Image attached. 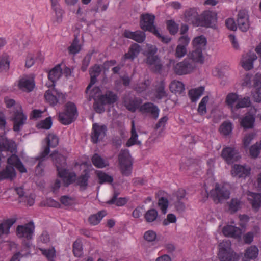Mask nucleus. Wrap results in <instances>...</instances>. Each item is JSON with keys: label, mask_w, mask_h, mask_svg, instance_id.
I'll list each match as a JSON object with an SVG mask.
<instances>
[{"label": "nucleus", "mask_w": 261, "mask_h": 261, "mask_svg": "<svg viewBox=\"0 0 261 261\" xmlns=\"http://www.w3.org/2000/svg\"><path fill=\"white\" fill-rule=\"evenodd\" d=\"M57 167L58 175L63 179L65 186H67L76 180V184L82 190H85L88 185L89 175L85 173L76 179V174L73 172H69L66 168V159L65 156L54 151L50 155Z\"/></svg>", "instance_id": "1"}, {"label": "nucleus", "mask_w": 261, "mask_h": 261, "mask_svg": "<svg viewBox=\"0 0 261 261\" xmlns=\"http://www.w3.org/2000/svg\"><path fill=\"white\" fill-rule=\"evenodd\" d=\"M157 51L156 47L152 45L147 44L144 54L146 57V63L150 66L154 72H159L162 65L159 57L155 55Z\"/></svg>", "instance_id": "2"}, {"label": "nucleus", "mask_w": 261, "mask_h": 261, "mask_svg": "<svg viewBox=\"0 0 261 261\" xmlns=\"http://www.w3.org/2000/svg\"><path fill=\"white\" fill-rule=\"evenodd\" d=\"M46 141L47 145L43 148V150L40 154V155L36 159V160H39V163L37 165L36 170V172H38V174L40 173L39 171L40 169L41 171H42V168H41L43 166L42 162L44 160V158L49 154L50 152V147H55L59 143L58 137L54 134H49L46 138Z\"/></svg>", "instance_id": "3"}, {"label": "nucleus", "mask_w": 261, "mask_h": 261, "mask_svg": "<svg viewBox=\"0 0 261 261\" xmlns=\"http://www.w3.org/2000/svg\"><path fill=\"white\" fill-rule=\"evenodd\" d=\"M77 116V109L74 103L68 102L65 106L64 112L59 113V120L62 124L67 125L72 122Z\"/></svg>", "instance_id": "4"}, {"label": "nucleus", "mask_w": 261, "mask_h": 261, "mask_svg": "<svg viewBox=\"0 0 261 261\" xmlns=\"http://www.w3.org/2000/svg\"><path fill=\"white\" fill-rule=\"evenodd\" d=\"M218 256L221 261H232L235 259L236 253L231 247L229 240H223L219 244Z\"/></svg>", "instance_id": "5"}, {"label": "nucleus", "mask_w": 261, "mask_h": 261, "mask_svg": "<svg viewBox=\"0 0 261 261\" xmlns=\"http://www.w3.org/2000/svg\"><path fill=\"white\" fill-rule=\"evenodd\" d=\"M90 97L94 101L99 100L104 103H113L117 100V96L113 92L108 91L105 95H102L98 87L94 88L89 93Z\"/></svg>", "instance_id": "6"}, {"label": "nucleus", "mask_w": 261, "mask_h": 261, "mask_svg": "<svg viewBox=\"0 0 261 261\" xmlns=\"http://www.w3.org/2000/svg\"><path fill=\"white\" fill-rule=\"evenodd\" d=\"M120 169L124 175H129L132 171V161L127 149L121 150L118 158Z\"/></svg>", "instance_id": "7"}, {"label": "nucleus", "mask_w": 261, "mask_h": 261, "mask_svg": "<svg viewBox=\"0 0 261 261\" xmlns=\"http://www.w3.org/2000/svg\"><path fill=\"white\" fill-rule=\"evenodd\" d=\"M214 200L217 202H222L228 199L230 197V191L228 185H220L217 184L214 190L211 192Z\"/></svg>", "instance_id": "8"}, {"label": "nucleus", "mask_w": 261, "mask_h": 261, "mask_svg": "<svg viewBox=\"0 0 261 261\" xmlns=\"http://www.w3.org/2000/svg\"><path fill=\"white\" fill-rule=\"evenodd\" d=\"M195 65L186 58L182 61L177 63L173 67L174 72L177 75H182L192 73L195 69Z\"/></svg>", "instance_id": "9"}, {"label": "nucleus", "mask_w": 261, "mask_h": 261, "mask_svg": "<svg viewBox=\"0 0 261 261\" xmlns=\"http://www.w3.org/2000/svg\"><path fill=\"white\" fill-rule=\"evenodd\" d=\"M34 228L35 227L32 222H29L23 225H18L16 229V234L19 238L30 240L34 234Z\"/></svg>", "instance_id": "10"}, {"label": "nucleus", "mask_w": 261, "mask_h": 261, "mask_svg": "<svg viewBox=\"0 0 261 261\" xmlns=\"http://www.w3.org/2000/svg\"><path fill=\"white\" fill-rule=\"evenodd\" d=\"M44 97L50 105H55L58 100H61L63 102L66 99V95L54 88L47 90L45 93Z\"/></svg>", "instance_id": "11"}, {"label": "nucleus", "mask_w": 261, "mask_h": 261, "mask_svg": "<svg viewBox=\"0 0 261 261\" xmlns=\"http://www.w3.org/2000/svg\"><path fill=\"white\" fill-rule=\"evenodd\" d=\"M217 21V14L211 11H204L199 17V25L212 27Z\"/></svg>", "instance_id": "12"}, {"label": "nucleus", "mask_w": 261, "mask_h": 261, "mask_svg": "<svg viewBox=\"0 0 261 261\" xmlns=\"http://www.w3.org/2000/svg\"><path fill=\"white\" fill-rule=\"evenodd\" d=\"M155 17L153 15L142 14L140 19V26L144 31H148L152 33L157 29L154 25Z\"/></svg>", "instance_id": "13"}, {"label": "nucleus", "mask_w": 261, "mask_h": 261, "mask_svg": "<svg viewBox=\"0 0 261 261\" xmlns=\"http://www.w3.org/2000/svg\"><path fill=\"white\" fill-rule=\"evenodd\" d=\"M221 155L228 164L232 163L240 158L238 151L231 147H226L223 148Z\"/></svg>", "instance_id": "14"}, {"label": "nucleus", "mask_w": 261, "mask_h": 261, "mask_svg": "<svg viewBox=\"0 0 261 261\" xmlns=\"http://www.w3.org/2000/svg\"><path fill=\"white\" fill-rule=\"evenodd\" d=\"M106 126L99 125L97 123L93 124L91 135L92 141L94 143H96L98 141L102 139L106 135Z\"/></svg>", "instance_id": "15"}, {"label": "nucleus", "mask_w": 261, "mask_h": 261, "mask_svg": "<svg viewBox=\"0 0 261 261\" xmlns=\"http://www.w3.org/2000/svg\"><path fill=\"white\" fill-rule=\"evenodd\" d=\"M27 116L23 113L21 107H18L14 112L13 118V129L15 132L19 131L23 124L25 123Z\"/></svg>", "instance_id": "16"}, {"label": "nucleus", "mask_w": 261, "mask_h": 261, "mask_svg": "<svg viewBox=\"0 0 261 261\" xmlns=\"http://www.w3.org/2000/svg\"><path fill=\"white\" fill-rule=\"evenodd\" d=\"M257 58L254 52L249 51L242 56L241 64L243 68L246 70L251 69L253 67V62Z\"/></svg>", "instance_id": "17"}, {"label": "nucleus", "mask_w": 261, "mask_h": 261, "mask_svg": "<svg viewBox=\"0 0 261 261\" xmlns=\"http://www.w3.org/2000/svg\"><path fill=\"white\" fill-rule=\"evenodd\" d=\"M239 28L243 32H246L249 29L250 23L249 16L246 11L243 10L239 12L237 19Z\"/></svg>", "instance_id": "18"}, {"label": "nucleus", "mask_w": 261, "mask_h": 261, "mask_svg": "<svg viewBox=\"0 0 261 261\" xmlns=\"http://www.w3.org/2000/svg\"><path fill=\"white\" fill-rule=\"evenodd\" d=\"M18 87L19 89L23 91L31 92L35 87L34 79L28 76H24L19 79Z\"/></svg>", "instance_id": "19"}, {"label": "nucleus", "mask_w": 261, "mask_h": 261, "mask_svg": "<svg viewBox=\"0 0 261 261\" xmlns=\"http://www.w3.org/2000/svg\"><path fill=\"white\" fill-rule=\"evenodd\" d=\"M199 16L194 9H190L185 12V20L190 23L196 26H199Z\"/></svg>", "instance_id": "20"}, {"label": "nucleus", "mask_w": 261, "mask_h": 261, "mask_svg": "<svg viewBox=\"0 0 261 261\" xmlns=\"http://www.w3.org/2000/svg\"><path fill=\"white\" fill-rule=\"evenodd\" d=\"M140 111L143 113H149L152 117L156 119L159 117L160 110L151 102H146L140 107Z\"/></svg>", "instance_id": "21"}, {"label": "nucleus", "mask_w": 261, "mask_h": 261, "mask_svg": "<svg viewBox=\"0 0 261 261\" xmlns=\"http://www.w3.org/2000/svg\"><path fill=\"white\" fill-rule=\"evenodd\" d=\"M250 168L245 166L235 164L233 165L231 174L233 176L246 177L250 174Z\"/></svg>", "instance_id": "22"}, {"label": "nucleus", "mask_w": 261, "mask_h": 261, "mask_svg": "<svg viewBox=\"0 0 261 261\" xmlns=\"http://www.w3.org/2000/svg\"><path fill=\"white\" fill-rule=\"evenodd\" d=\"M222 232L226 237L238 238L241 236V230L232 225H227L222 229Z\"/></svg>", "instance_id": "23"}, {"label": "nucleus", "mask_w": 261, "mask_h": 261, "mask_svg": "<svg viewBox=\"0 0 261 261\" xmlns=\"http://www.w3.org/2000/svg\"><path fill=\"white\" fill-rule=\"evenodd\" d=\"M124 36L126 38L133 39L138 43L143 42L146 38L145 33L141 31L132 32L125 30L124 32Z\"/></svg>", "instance_id": "24"}, {"label": "nucleus", "mask_w": 261, "mask_h": 261, "mask_svg": "<svg viewBox=\"0 0 261 261\" xmlns=\"http://www.w3.org/2000/svg\"><path fill=\"white\" fill-rule=\"evenodd\" d=\"M62 70L61 66L60 65L55 66L48 73V79L50 81V82L46 83V86L48 87L55 86V81L60 78Z\"/></svg>", "instance_id": "25"}, {"label": "nucleus", "mask_w": 261, "mask_h": 261, "mask_svg": "<svg viewBox=\"0 0 261 261\" xmlns=\"http://www.w3.org/2000/svg\"><path fill=\"white\" fill-rule=\"evenodd\" d=\"M7 163L9 166H13L16 168L20 172L25 173L27 169L21 163V161L15 154H12L7 160Z\"/></svg>", "instance_id": "26"}, {"label": "nucleus", "mask_w": 261, "mask_h": 261, "mask_svg": "<svg viewBox=\"0 0 261 261\" xmlns=\"http://www.w3.org/2000/svg\"><path fill=\"white\" fill-rule=\"evenodd\" d=\"M252 81H253V85L258 87L261 84V74L257 73L255 76L247 74L244 78L242 85L245 86H250L252 84Z\"/></svg>", "instance_id": "27"}, {"label": "nucleus", "mask_w": 261, "mask_h": 261, "mask_svg": "<svg viewBox=\"0 0 261 261\" xmlns=\"http://www.w3.org/2000/svg\"><path fill=\"white\" fill-rule=\"evenodd\" d=\"M247 198L251 203L252 207L255 210H258L261 206V194L248 192Z\"/></svg>", "instance_id": "28"}, {"label": "nucleus", "mask_w": 261, "mask_h": 261, "mask_svg": "<svg viewBox=\"0 0 261 261\" xmlns=\"http://www.w3.org/2000/svg\"><path fill=\"white\" fill-rule=\"evenodd\" d=\"M10 150L13 153L15 151L16 145L15 143L12 141L6 139L4 136H0V151Z\"/></svg>", "instance_id": "29"}, {"label": "nucleus", "mask_w": 261, "mask_h": 261, "mask_svg": "<svg viewBox=\"0 0 261 261\" xmlns=\"http://www.w3.org/2000/svg\"><path fill=\"white\" fill-rule=\"evenodd\" d=\"M15 170L13 166L8 165L0 172V181L5 179L12 180L16 177Z\"/></svg>", "instance_id": "30"}, {"label": "nucleus", "mask_w": 261, "mask_h": 261, "mask_svg": "<svg viewBox=\"0 0 261 261\" xmlns=\"http://www.w3.org/2000/svg\"><path fill=\"white\" fill-rule=\"evenodd\" d=\"M202 50L199 49L193 48V50L188 55V59H191L196 63H203L204 57L202 54Z\"/></svg>", "instance_id": "31"}, {"label": "nucleus", "mask_w": 261, "mask_h": 261, "mask_svg": "<svg viewBox=\"0 0 261 261\" xmlns=\"http://www.w3.org/2000/svg\"><path fill=\"white\" fill-rule=\"evenodd\" d=\"M90 74L91 76L90 83L86 88V92L88 93L91 87L94 85L96 81L97 77L99 75L101 72V67L99 65H95L90 69Z\"/></svg>", "instance_id": "32"}, {"label": "nucleus", "mask_w": 261, "mask_h": 261, "mask_svg": "<svg viewBox=\"0 0 261 261\" xmlns=\"http://www.w3.org/2000/svg\"><path fill=\"white\" fill-rule=\"evenodd\" d=\"M255 117L249 113L246 114L241 119V125L245 129L252 128L255 122Z\"/></svg>", "instance_id": "33"}, {"label": "nucleus", "mask_w": 261, "mask_h": 261, "mask_svg": "<svg viewBox=\"0 0 261 261\" xmlns=\"http://www.w3.org/2000/svg\"><path fill=\"white\" fill-rule=\"evenodd\" d=\"M16 222V219L11 218L7 219L0 223V236L8 234L10 232V227Z\"/></svg>", "instance_id": "34"}, {"label": "nucleus", "mask_w": 261, "mask_h": 261, "mask_svg": "<svg viewBox=\"0 0 261 261\" xmlns=\"http://www.w3.org/2000/svg\"><path fill=\"white\" fill-rule=\"evenodd\" d=\"M239 97V95L235 93H228L226 97L225 102L232 112L236 110V104L238 101Z\"/></svg>", "instance_id": "35"}, {"label": "nucleus", "mask_w": 261, "mask_h": 261, "mask_svg": "<svg viewBox=\"0 0 261 261\" xmlns=\"http://www.w3.org/2000/svg\"><path fill=\"white\" fill-rule=\"evenodd\" d=\"M258 254V249L255 246H251L248 248L244 254V261H249L255 258Z\"/></svg>", "instance_id": "36"}, {"label": "nucleus", "mask_w": 261, "mask_h": 261, "mask_svg": "<svg viewBox=\"0 0 261 261\" xmlns=\"http://www.w3.org/2000/svg\"><path fill=\"white\" fill-rule=\"evenodd\" d=\"M92 162L95 167L99 168H102L109 165V162L107 160L102 158L96 153L92 156Z\"/></svg>", "instance_id": "37"}, {"label": "nucleus", "mask_w": 261, "mask_h": 261, "mask_svg": "<svg viewBox=\"0 0 261 261\" xmlns=\"http://www.w3.org/2000/svg\"><path fill=\"white\" fill-rule=\"evenodd\" d=\"M204 88L203 87H199L197 88L192 89L189 90L188 95L192 101H197L202 95Z\"/></svg>", "instance_id": "38"}, {"label": "nucleus", "mask_w": 261, "mask_h": 261, "mask_svg": "<svg viewBox=\"0 0 261 261\" xmlns=\"http://www.w3.org/2000/svg\"><path fill=\"white\" fill-rule=\"evenodd\" d=\"M138 139V134L136 132L135 126V122L134 121H132V129H131V137L128 140L126 143V145L128 147H130L135 144H140L141 143L140 141L137 140Z\"/></svg>", "instance_id": "39"}, {"label": "nucleus", "mask_w": 261, "mask_h": 261, "mask_svg": "<svg viewBox=\"0 0 261 261\" xmlns=\"http://www.w3.org/2000/svg\"><path fill=\"white\" fill-rule=\"evenodd\" d=\"M193 48L203 50L206 44V39L203 36L195 37L192 41Z\"/></svg>", "instance_id": "40"}, {"label": "nucleus", "mask_w": 261, "mask_h": 261, "mask_svg": "<svg viewBox=\"0 0 261 261\" xmlns=\"http://www.w3.org/2000/svg\"><path fill=\"white\" fill-rule=\"evenodd\" d=\"M140 51V46L137 44H133L130 47L127 53L124 56L125 59L133 60L136 58Z\"/></svg>", "instance_id": "41"}, {"label": "nucleus", "mask_w": 261, "mask_h": 261, "mask_svg": "<svg viewBox=\"0 0 261 261\" xmlns=\"http://www.w3.org/2000/svg\"><path fill=\"white\" fill-rule=\"evenodd\" d=\"M107 213L105 211L99 212L97 214L91 215L89 218V221L92 225H95L98 224L102 218L106 216Z\"/></svg>", "instance_id": "42"}, {"label": "nucleus", "mask_w": 261, "mask_h": 261, "mask_svg": "<svg viewBox=\"0 0 261 261\" xmlns=\"http://www.w3.org/2000/svg\"><path fill=\"white\" fill-rule=\"evenodd\" d=\"M170 89L172 92L181 93L185 90V87L181 82L173 81L170 84Z\"/></svg>", "instance_id": "43"}, {"label": "nucleus", "mask_w": 261, "mask_h": 261, "mask_svg": "<svg viewBox=\"0 0 261 261\" xmlns=\"http://www.w3.org/2000/svg\"><path fill=\"white\" fill-rule=\"evenodd\" d=\"M228 211L231 213H234L238 211L241 207V202L237 198L232 199L227 202Z\"/></svg>", "instance_id": "44"}, {"label": "nucleus", "mask_w": 261, "mask_h": 261, "mask_svg": "<svg viewBox=\"0 0 261 261\" xmlns=\"http://www.w3.org/2000/svg\"><path fill=\"white\" fill-rule=\"evenodd\" d=\"M9 66V56L5 54L0 56V71L8 70Z\"/></svg>", "instance_id": "45"}, {"label": "nucleus", "mask_w": 261, "mask_h": 261, "mask_svg": "<svg viewBox=\"0 0 261 261\" xmlns=\"http://www.w3.org/2000/svg\"><path fill=\"white\" fill-rule=\"evenodd\" d=\"M81 49V45L79 43V40L77 37H75L73 40L71 44L68 48L69 54L75 55L77 54Z\"/></svg>", "instance_id": "46"}, {"label": "nucleus", "mask_w": 261, "mask_h": 261, "mask_svg": "<svg viewBox=\"0 0 261 261\" xmlns=\"http://www.w3.org/2000/svg\"><path fill=\"white\" fill-rule=\"evenodd\" d=\"M251 102L249 97H239L238 101L236 104V108L237 110L240 108L249 107L251 106Z\"/></svg>", "instance_id": "47"}, {"label": "nucleus", "mask_w": 261, "mask_h": 261, "mask_svg": "<svg viewBox=\"0 0 261 261\" xmlns=\"http://www.w3.org/2000/svg\"><path fill=\"white\" fill-rule=\"evenodd\" d=\"M158 216V213L155 209L147 211L145 215V219L147 222L150 223L154 221Z\"/></svg>", "instance_id": "48"}, {"label": "nucleus", "mask_w": 261, "mask_h": 261, "mask_svg": "<svg viewBox=\"0 0 261 261\" xmlns=\"http://www.w3.org/2000/svg\"><path fill=\"white\" fill-rule=\"evenodd\" d=\"M209 100V98L208 96H206L202 98L201 100L200 101L198 108V113L201 115H203L206 113V104L207 103Z\"/></svg>", "instance_id": "49"}, {"label": "nucleus", "mask_w": 261, "mask_h": 261, "mask_svg": "<svg viewBox=\"0 0 261 261\" xmlns=\"http://www.w3.org/2000/svg\"><path fill=\"white\" fill-rule=\"evenodd\" d=\"M73 252L76 257H80L83 254L82 244L80 240H76L73 244Z\"/></svg>", "instance_id": "50"}, {"label": "nucleus", "mask_w": 261, "mask_h": 261, "mask_svg": "<svg viewBox=\"0 0 261 261\" xmlns=\"http://www.w3.org/2000/svg\"><path fill=\"white\" fill-rule=\"evenodd\" d=\"M232 128V124L230 122L225 121L221 124L219 130L221 134L227 135L231 132Z\"/></svg>", "instance_id": "51"}, {"label": "nucleus", "mask_w": 261, "mask_h": 261, "mask_svg": "<svg viewBox=\"0 0 261 261\" xmlns=\"http://www.w3.org/2000/svg\"><path fill=\"white\" fill-rule=\"evenodd\" d=\"M141 103V100L140 99H135L130 101L128 103H126L125 105L128 110L135 112L137 109L140 108L139 106Z\"/></svg>", "instance_id": "52"}, {"label": "nucleus", "mask_w": 261, "mask_h": 261, "mask_svg": "<svg viewBox=\"0 0 261 261\" xmlns=\"http://www.w3.org/2000/svg\"><path fill=\"white\" fill-rule=\"evenodd\" d=\"M97 175L99 180V182L100 184H102L104 182L111 183L113 181L112 177L109 176L107 174L101 171H97Z\"/></svg>", "instance_id": "53"}, {"label": "nucleus", "mask_w": 261, "mask_h": 261, "mask_svg": "<svg viewBox=\"0 0 261 261\" xmlns=\"http://www.w3.org/2000/svg\"><path fill=\"white\" fill-rule=\"evenodd\" d=\"M168 205L169 201L167 198L165 197H161L159 199L158 206L164 214H165L167 213Z\"/></svg>", "instance_id": "54"}, {"label": "nucleus", "mask_w": 261, "mask_h": 261, "mask_svg": "<svg viewBox=\"0 0 261 261\" xmlns=\"http://www.w3.org/2000/svg\"><path fill=\"white\" fill-rule=\"evenodd\" d=\"M41 253L47 258L48 261H54L55 256V250L54 248L48 249H41Z\"/></svg>", "instance_id": "55"}, {"label": "nucleus", "mask_w": 261, "mask_h": 261, "mask_svg": "<svg viewBox=\"0 0 261 261\" xmlns=\"http://www.w3.org/2000/svg\"><path fill=\"white\" fill-rule=\"evenodd\" d=\"M187 47L180 45H177L175 51V56L176 58L179 59L182 58L187 54Z\"/></svg>", "instance_id": "56"}, {"label": "nucleus", "mask_w": 261, "mask_h": 261, "mask_svg": "<svg viewBox=\"0 0 261 261\" xmlns=\"http://www.w3.org/2000/svg\"><path fill=\"white\" fill-rule=\"evenodd\" d=\"M167 26L170 33L172 34H176L178 30V25L175 21L170 20L167 21Z\"/></svg>", "instance_id": "57"}, {"label": "nucleus", "mask_w": 261, "mask_h": 261, "mask_svg": "<svg viewBox=\"0 0 261 261\" xmlns=\"http://www.w3.org/2000/svg\"><path fill=\"white\" fill-rule=\"evenodd\" d=\"M127 201L125 198H117V196L115 195L108 202L109 204H115L117 206H123L125 205Z\"/></svg>", "instance_id": "58"}, {"label": "nucleus", "mask_w": 261, "mask_h": 261, "mask_svg": "<svg viewBox=\"0 0 261 261\" xmlns=\"http://www.w3.org/2000/svg\"><path fill=\"white\" fill-rule=\"evenodd\" d=\"M52 122L50 117L46 118L44 120L41 121L37 125L39 128L48 129L50 128Z\"/></svg>", "instance_id": "59"}, {"label": "nucleus", "mask_w": 261, "mask_h": 261, "mask_svg": "<svg viewBox=\"0 0 261 261\" xmlns=\"http://www.w3.org/2000/svg\"><path fill=\"white\" fill-rule=\"evenodd\" d=\"M144 238L147 242H153L155 241L156 238V234L152 230H148L145 232Z\"/></svg>", "instance_id": "60"}, {"label": "nucleus", "mask_w": 261, "mask_h": 261, "mask_svg": "<svg viewBox=\"0 0 261 261\" xmlns=\"http://www.w3.org/2000/svg\"><path fill=\"white\" fill-rule=\"evenodd\" d=\"M54 10L55 12V21L57 23H60L62 21V16L64 13V11L60 8H55V9Z\"/></svg>", "instance_id": "61"}, {"label": "nucleus", "mask_w": 261, "mask_h": 261, "mask_svg": "<svg viewBox=\"0 0 261 261\" xmlns=\"http://www.w3.org/2000/svg\"><path fill=\"white\" fill-rule=\"evenodd\" d=\"M252 92V95L254 100L257 102H261V86L257 87Z\"/></svg>", "instance_id": "62"}, {"label": "nucleus", "mask_w": 261, "mask_h": 261, "mask_svg": "<svg viewBox=\"0 0 261 261\" xmlns=\"http://www.w3.org/2000/svg\"><path fill=\"white\" fill-rule=\"evenodd\" d=\"M106 103H104L102 102H100L99 100L95 101L93 105V107L95 111L99 113H101L104 112L105 109L103 107V105H106Z\"/></svg>", "instance_id": "63"}, {"label": "nucleus", "mask_w": 261, "mask_h": 261, "mask_svg": "<svg viewBox=\"0 0 261 261\" xmlns=\"http://www.w3.org/2000/svg\"><path fill=\"white\" fill-rule=\"evenodd\" d=\"M60 201L63 204L66 206H68L73 204L74 201L71 197L67 196H63L61 197Z\"/></svg>", "instance_id": "64"}]
</instances>
